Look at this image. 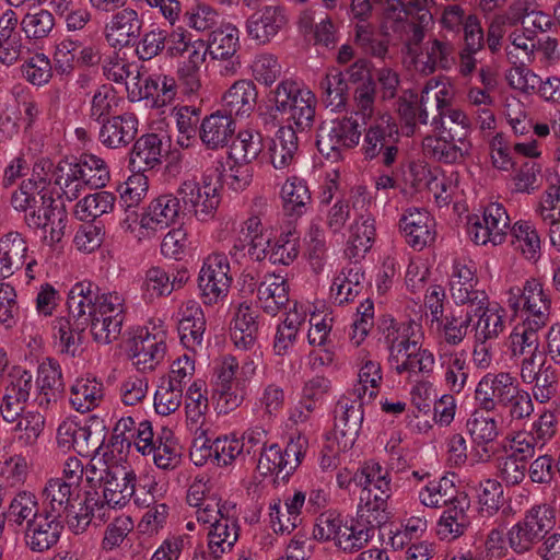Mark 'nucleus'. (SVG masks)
Returning a JSON list of instances; mask_svg holds the SVG:
<instances>
[{"label":"nucleus","mask_w":560,"mask_h":560,"mask_svg":"<svg viewBox=\"0 0 560 560\" xmlns=\"http://www.w3.org/2000/svg\"><path fill=\"white\" fill-rule=\"evenodd\" d=\"M82 288L80 298L85 306L89 327L97 343L109 345L121 334L125 320L122 300L117 293H101L97 285L90 281L75 283L72 289Z\"/></svg>","instance_id":"obj_1"},{"label":"nucleus","mask_w":560,"mask_h":560,"mask_svg":"<svg viewBox=\"0 0 560 560\" xmlns=\"http://www.w3.org/2000/svg\"><path fill=\"white\" fill-rule=\"evenodd\" d=\"M271 101L279 113L287 115L300 132L308 131L315 120L316 96L306 89H301L295 81L283 80L271 91Z\"/></svg>","instance_id":"obj_2"},{"label":"nucleus","mask_w":560,"mask_h":560,"mask_svg":"<svg viewBox=\"0 0 560 560\" xmlns=\"http://www.w3.org/2000/svg\"><path fill=\"white\" fill-rule=\"evenodd\" d=\"M553 525V510L548 504L534 505L526 512L524 518L506 533L509 545L516 553H525L545 538Z\"/></svg>","instance_id":"obj_3"},{"label":"nucleus","mask_w":560,"mask_h":560,"mask_svg":"<svg viewBox=\"0 0 560 560\" xmlns=\"http://www.w3.org/2000/svg\"><path fill=\"white\" fill-rule=\"evenodd\" d=\"M510 229V218L501 203L492 202L483 211L482 217L474 214L468 218L467 231L477 245L502 244Z\"/></svg>","instance_id":"obj_4"},{"label":"nucleus","mask_w":560,"mask_h":560,"mask_svg":"<svg viewBox=\"0 0 560 560\" xmlns=\"http://www.w3.org/2000/svg\"><path fill=\"white\" fill-rule=\"evenodd\" d=\"M82 288L71 289L68 293L67 307L68 317L59 318L57 322L62 351L75 355L82 343L83 332L89 327L90 320L85 314V306L89 304L80 298Z\"/></svg>","instance_id":"obj_5"},{"label":"nucleus","mask_w":560,"mask_h":560,"mask_svg":"<svg viewBox=\"0 0 560 560\" xmlns=\"http://www.w3.org/2000/svg\"><path fill=\"white\" fill-rule=\"evenodd\" d=\"M521 389L517 380L510 373H488L479 381L475 390V399L481 410L490 412L494 411L498 406L506 408Z\"/></svg>","instance_id":"obj_6"},{"label":"nucleus","mask_w":560,"mask_h":560,"mask_svg":"<svg viewBox=\"0 0 560 560\" xmlns=\"http://www.w3.org/2000/svg\"><path fill=\"white\" fill-rule=\"evenodd\" d=\"M230 262L222 253L209 255L200 269L198 287L205 304L217 303L224 298L231 287Z\"/></svg>","instance_id":"obj_7"},{"label":"nucleus","mask_w":560,"mask_h":560,"mask_svg":"<svg viewBox=\"0 0 560 560\" xmlns=\"http://www.w3.org/2000/svg\"><path fill=\"white\" fill-rule=\"evenodd\" d=\"M385 471V475L377 477L365 491H361L360 501L365 503L359 505L357 522L362 525L380 527L386 522L385 508L390 498V481Z\"/></svg>","instance_id":"obj_8"},{"label":"nucleus","mask_w":560,"mask_h":560,"mask_svg":"<svg viewBox=\"0 0 560 560\" xmlns=\"http://www.w3.org/2000/svg\"><path fill=\"white\" fill-rule=\"evenodd\" d=\"M520 375L524 384H533L532 393L537 401L547 402L557 394L558 373L546 359L537 363L533 358H525Z\"/></svg>","instance_id":"obj_9"},{"label":"nucleus","mask_w":560,"mask_h":560,"mask_svg":"<svg viewBox=\"0 0 560 560\" xmlns=\"http://www.w3.org/2000/svg\"><path fill=\"white\" fill-rule=\"evenodd\" d=\"M398 128L396 124L371 125L365 132L362 147L365 159L373 160L381 156V162L385 166H390L397 156L398 148Z\"/></svg>","instance_id":"obj_10"},{"label":"nucleus","mask_w":560,"mask_h":560,"mask_svg":"<svg viewBox=\"0 0 560 560\" xmlns=\"http://www.w3.org/2000/svg\"><path fill=\"white\" fill-rule=\"evenodd\" d=\"M137 475L124 465L112 464L103 485V500L101 508L125 506L136 491Z\"/></svg>","instance_id":"obj_11"},{"label":"nucleus","mask_w":560,"mask_h":560,"mask_svg":"<svg viewBox=\"0 0 560 560\" xmlns=\"http://www.w3.org/2000/svg\"><path fill=\"white\" fill-rule=\"evenodd\" d=\"M142 20L138 12L131 8L116 11L110 21L106 23L104 33L107 43L114 48H124L133 45L141 34Z\"/></svg>","instance_id":"obj_12"},{"label":"nucleus","mask_w":560,"mask_h":560,"mask_svg":"<svg viewBox=\"0 0 560 560\" xmlns=\"http://www.w3.org/2000/svg\"><path fill=\"white\" fill-rule=\"evenodd\" d=\"M363 421V405L361 401H350L342 397L335 409V433L343 450L353 446Z\"/></svg>","instance_id":"obj_13"},{"label":"nucleus","mask_w":560,"mask_h":560,"mask_svg":"<svg viewBox=\"0 0 560 560\" xmlns=\"http://www.w3.org/2000/svg\"><path fill=\"white\" fill-rule=\"evenodd\" d=\"M65 384L60 365L52 359L42 362L37 370L35 402L49 408L63 397Z\"/></svg>","instance_id":"obj_14"},{"label":"nucleus","mask_w":560,"mask_h":560,"mask_svg":"<svg viewBox=\"0 0 560 560\" xmlns=\"http://www.w3.org/2000/svg\"><path fill=\"white\" fill-rule=\"evenodd\" d=\"M62 529L63 521L60 517L42 511L40 516L26 527V545L32 551H46L58 542Z\"/></svg>","instance_id":"obj_15"},{"label":"nucleus","mask_w":560,"mask_h":560,"mask_svg":"<svg viewBox=\"0 0 560 560\" xmlns=\"http://www.w3.org/2000/svg\"><path fill=\"white\" fill-rule=\"evenodd\" d=\"M466 427L477 446L478 460L488 462L495 452L494 441L499 435L497 421L480 410H475L467 420Z\"/></svg>","instance_id":"obj_16"},{"label":"nucleus","mask_w":560,"mask_h":560,"mask_svg":"<svg viewBox=\"0 0 560 560\" xmlns=\"http://www.w3.org/2000/svg\"><path fill=\"white\" fill-rule=\"evenodd\" d=\"M138 126L139 121L133 113L112 116L101 126L98 139L109 149L125 148L135 140Z\"/></svg>","instance_id":"obj_17"},{"label":"nucleus","mask_w":560,"mask_h":560,"mask_svg":"<svg viewBox=\"0 0 560 560\" xmlns=\"http://www.w3.org/2000/svg\"><path fill=\"white\" fill-rule=\"evenodd\" d=\"M176 197L183 203V211L194 213L201 221L212 217L220 203V197H214L209 191L205 195L199 184L192 179L179 186Z\"/></svg>","instance_id":"obj_18"},{"label":"nucleus","mask_w":560,"mask_h":560,"mask_svg":"<svg viewBox=\"0 0 560 560\" xmlns=\"http://www.w3.org/2000/svg\"><path fill=\"white\" fill-rule=\"evenodd\" d=\"M208 48L201 39L189 40L177 57L182 58V66L178 67V79L185 85L186 93H192L200 88L198 72L206 61Z\"/></svg>","instance_id":"obj_19"},{"label":"nucleus","mask_w":560,"mask_h":560,"mask_svg":"<svg viewBox=\"0 0 560 560\" xmlns=\"http://www.w3.org/2000/svg\"><path fill=\"white\" fill-rule=\"evenodd\" d=\"M287 19L279 5H267L247 20V33L259 44L268 43L284 26Z\"/></svg>","instance_id":"obj_20"},{"label":"nucleus","mask_w":560,"mask_h":560,"mask_svg":"<svg viewBox=\"0 0 560 560\" xmlns=\"http://www.w3.org/2000/svg\"><path fill=\"white\" fill-rule=\"evenodd\" d=\"M133 363L139 370L152 371L163 360L166 352V345L163 338L150 334L148 330L140 331L132 339L130 347Z\"/></svg>","instance_id":"obj_21"},{"label":"nucleus","mask_w":560,"mask_h":560,"mask_svg":"<svg viewBox=\"0 0 560 560\" xmlns=\"http://www.w3.org/2000/svg\"><path fill=\"white\" fill-rule=\"evenodd\" d=\"M235 131V122L231 115L218 110L202 119L199 137L207 149L215 150L228 144Z\"/></svg>","instance_id":"obj_22"},{"label":"nucleus","mask_w":560,"mask_h":560,"mask_svg":"<svg viewBox=\"0 0 560 560\" xmlns=\"http://www.w3.org/2000/svg\"><path fill=\"white\" fill-rule=\"evenodd\" d=\"M523 299L522 310L528 314L526 320L533 322L535 328H542L548 322L551 305L542 284L534 278L527 280L523 288Z\"/></svg>","instance_id":"obj_23"},{"label":"nucleus","mask_w":560,"mask_h":560,"mask_svg":"<svg viewBox=\"0 0 560 560\" xmlns=\"http://www.w3.org/2000/svg\"><path fill=\"white\" fill-rule=\"evenodd\" d=\"M476 283L477 279H475L470 268L457 266L450 289L455 303L458 305H477V311L485 308L487 304V293L483 290L475 289Z\"/></svg>","instance_id":"obj_24"},{"label":"nucleus","mask_w":560,"mask_h":560,"mask_svg":"<svg viewBox=\"0 0 560 560\" xmlns=\"http://www.w3.org/2000/svg\"><path fill=\"white\" fill-rule=\"evenodd\" d=\"M432 126L442 139L457 141L460 144L470 143L468 141L470 122L467 115L460 109L447 107L445 110H441V114L433 117Z\"/></svg>","instance_id":"obj_25"},{"label":"nucleus","mask_w":560,"mask_h":560,"mask_svg":"<svg viewBox=\"0 0 560 560\" xmlns=\"http://www.w3.org/2000/svg\"><path fill=\"white\" fill-rule=\"evenodd\" d=\"M163 151L162 139L156 133H145L138 138L130 151L129 166L131 171L143 173L161 163Z\"/></svg>","instance_id":"obj_26"},{"label":"nucleus","mask_w":560,"mask_h":560,"mask_svg":"<svg viewBox=\"0 0 560 560\" xmlns=\"http://www.w3.org/2000/svg\"><path fill=\"white\" fill-rule=\"evenodd\" d=\"M44 495L48 505L43 510L54 517H63L65 512L80 499L81 488L67 483L63 479H50L45 489Z\"/></svg>","instance_id":"obj_27"},{"label":"nucleus","mask_w":560,"mask_h":560,"mask_svg":"<svg viewBox=\"0 0 560 560\" xmlns=\"http://www.w3.org/2000/svg\"><path fill=\"white\" fill-rule=\"evenodd\" d=\"M257 296L264 312L276 315L290 302L287 280L279 275L265 276L258 284Z\"/></svg>","instance_id":"obj_28"},{"label":"nucleus","mask_w":560,"mask_h":560,"mask_svg":"<svg viewBox=\"0 0 560 560\" xmlns=\"http://www.w3.org/2000/svg\"><path fill=\"white\" fill-rule=\"evenodd\" d=\"M205 330L206 318L202 308L197 303L189 301L182 311V318L178 323L182 343L187 349L195 350L196 347L202 346Z\"/></svg>","instance_id":"obj_29"},{"label":"nucleus","mask_w":560,"mask_h":560,"mask_svg":"<svg viewBox=\"0 0 560 560\" xmlns=\"http://www.w3.org/2000/svg\"><path fill=\"white\" fill-rule=\"evenodd\" d=\"M91 429L75 421L66 420L57 430L58 445L63 450H73L81 456H89L97 450V442L91 441Z\"/></svg>","instance_id":"obj_30"},{"label":"nucleus","mask_w":560,"mask_h":560,"mask_svg":"<svg viewBox=\"0 0 560 560\" xmlns=\"http://www.w3.org/2000/svg\"><path fill=\"white\" fill-rule=\"evenodd\" d=\"M180 211L183 210L178 197L161 196L150 203L141 217L140 224L144 229H164L175 222Z\"/></svg>","instance_id":"obj_31"},{"label":"nucleus","mask_w":560,"mask_h":560,"mask_svg":"<svg viewBox=\"0 0 560 560\" xmlns=\"http://www.w3.org/2000/svg\"><path fill=\"white\" fill-rule=\"evenodd\" d=\"M257 90L253 81H236L223 96V112L228 115L248 116L255 108Z\"/></svg>","instance_id":"obj_32"},{"label":"nucleus","mask_w":560,"mask_h":560,"mask_svg":"<svg viewBox=\"0 0 560 560\" xmlns=\"http://www.w3.org/2000/svg\"><path fill=\"white\" fill-rule=\"evenodd\" d=\"M375 235V220L370 214L359 215L350 226L347 256L354 260L363 258L371 249Z\"/></svg>","instance_id":"obj_33"},{"label":"nucleus","mask_w":560,"mask_h":560,"mask_svg":"<svg viewBox=\"0 0 560 560\" xmlns=\"http://www.w3.org/2000/svg\"><path fill=\"white\" fill-rule=\"evenodd\" d=\"M26 242L19 233H9L0 240V278L11 277L25 261Z\"/></svg>","instance_id":"obj_34"},{"label":"nucleus","mask_w":560,"mask_h":560,"mask_svg":"<svg viewBox=\"0 0 560 560\" xmlns=\"http://www.w3.org/2000/svg\"><path fill=\"white\" fill-rule=\"evenodd\" d=\"M257 314L249 305L241 304L235 313L231 338L238 349H252L256 342L258 323Z\"/></svg>","instance_id":"obj_35"},{"label":"nucleus","mask_w":560,"mask_h":560,"mask_svg":"<svg viewBox=\"0 0 560 560\" xmlns=\"http://www.w3.org/2000/svg\"><path fill=\"white\" fill-rule=\"evenodd\" d=\"M305 501V494L295 492L292 498L285 500L284 509L288 514L285 521L281 520L284 513L281 511V501L277 500L270 504V523L275 533H291L300 522L301 509Z\"/></svg>","instance_id":"obj_36"},{"label":"nucleus","mask_w":560,"mask_h":560,"mask_svg":"<svg viewBox=\"0 0 560 560\" xmlns=\"http://www.w3.org/2000/svg\"><path fill=\"white\" fill-rule=\"evenodd\" d=\"M390 42V34L385 24L378 28L371 25H357L355 26V43L366 54L377 58H385L388 52V45Z\"/></svg>","instance_id":"obj_37"},{"label":"nucleus","mask_w":560,"mask_h":560,"mask_svg":"<svg viewBox=\"0 0 560 560\" xmlns=\"http://www.w3.org/2000/svg\"><path fill=\"white\" fill-rule=\"evenodd\" d=\"M37 498L34 493L28 491H20L11 500L9 508L3 512L5 521L13 523L18 526L33 523L37 517L40 516Z\"/></svg>","instance_id":"obj_38"},{"label":"nucleus","mask_w":560,"mask_h":560,"mask_svg":"<svg viewBox=\"0 0 560 560\" xmlns=\"http://www.w3.org/2000/svg\"><path fill=\"white\" fill-rule=\"evenodd\" d=\"M104 397L103 384L95 378H79L71 386V404L80 412L98 406Z\"/></svg>","instance_id":"obj_39"},{"label":"nucleus","mask_w":560,"mask_h":560,"mask_svg":"<svg viewBox=\"0 0 560 560\" xmlns=\"http://www.w3.org/2000/svg\"><path fill=\"white\" fill-rule=\"evenodd\" d=\"M95 506L102 509L97 491H85L84 499H79L73 508H69L62 518L73 533H82L90 525Z\"/></svg>","instance_id":"obj_40"},{"label":"nucleus","mask_w":560,"mask_h":560,"mask_svg":"<svg viewBox=\"0 0 560 560\" xmlns=\"http://www.w3.org/2000/svg\"><path fill=\"white\" fill-rule=\"evenodd\" d=\"M283 208L289 215H302L311 203V192L306 182L296 176L288 179L281 189Z\"/></svg>","instance_id":"obj_41"},{"label":"nucleus","mask_w":560,"mask_h":560,"mask_svg":"<svg viewBox=\"0 0 560 560\" xmlns=\"http://www.w3.org/2000/svg\"><path fill=\"white\" fill-rule=\"evenodd\" d=\"M423 147L434 159L445 164L459 162L469 154L470 143L460 144L457 141H447L439 137H427L423 140Z\"/></svg>","instance_id":"obj_42"},{"label":"nucleus","mask_w":560,"mask_h":560,"mask_svg":"<svg viewBox=\"0 0 560 560\" xmlns=\"http://www.w3.org/2000/svg\"><path fill=\"white\" fill-rule=\"evenodd\" d=\"M262 151L261 136L248 130L240 131L236 139L232 142L229 156L235 164H249Z\"/></svg>","instance_id":"obj_43"},{"label":"nucleus","mask_w":560,"mask_h":560,"mask_svg":"<svg viewBox=\"0 0 560 560\" xmlns=\"http://www.w3.org/2000/svg\"><path fill=\"white\" fill-rule=\"evenodd\" d=\"M456 493L453 480L443 476L439 480L430 479L419 492V499L425 506L440 508L454 500Z\"/></svg>","instance_id":"obj_44"},{"label":"nucleus","mask_w":560,"mask_h":560,"mask_svg":"<svg viewBox=\"0 0 560 560\" xmlns=\"http://www.w3.org/2000/svg\"><path fill=\"white\" fill-rule=\"evenodd\" d=\"M208 52L213 59H230L238 47V31L236 27L226 25L224 28H218L210 34Z\"/></svg>","instance_id":"obj_45"},{"label":"nucleus","mask_w":560,"mask_h":560,"mask_svg":"<svg viewBox=\"0 0 560 560\" xmlns=\"http://www.w3.org/2000/svg\"><path fill=\"white\" fill-rule=\"evenodd\" d=\"M116 197L109 191L88 195L75 205L74 213L81 221L96 219L113 210Z\"/></svg>","instance_id":"obj_46"},{"label":"nucleus","mask_w":560,"mask_h":560,"mask_svg":"<svg viewBox=\"0 0 560 560\" xmlns=\"http://www.w3.org/2000/svg\"><path fill=\"white\" fill-rule=\"evenodd\" d=\"M533 322L524 320L521 326H516L510 335V348L513 357L529 354L528 358L537 360L538 336Z\"/></svg>","instance_id":"obj_47"},{"label":"nucleus","mask_w":560,"mask_h":560,"mask_svg":"<svg viewBox=\"0 0 560 560\" xmlns=\"http://www.w3.org/2000/svg\"><path fill=\"white\" fill-rule=\"evenodd\" d=\"M79 161V177L84 185L92 188H103L109 180L106 163L94 154H82Z\"/></svg>","instance_id":"obj_48"},{"label":"nucleus","mask_w":560,"mask_h":560,"mask_svg":"<svg viewBox=\"0 0 560 560\" xmlns=\"http://www.w3.org/2000/svg\"><path fill=\"white\" fill-rule=\"evenodd\" d=\"M358 525L360 528L341 525L339 521V529H336L334 540L343 551L353 552L363 548L377 528L359 522Z\"/></svg>","instance_id":"obj_49"},{"label":"nucleus","mask_w":560,"mask_h":560,"mask_svg":"<svg viewBox=\"0 0 560 560\" xmlns=\"http://www.w3.org/2000/svg\"><path fill=\"white\" fill-rule=\"evenodd\" d=\"M320 89L324 92L323 101L327 107L336 110L346 105L348 84L340 71L334 70L328 72L320 82Z\"/></svg>","instance_id":"obj_50"},{"label":"nucleus","mask_w":560,"mask_h":560,"mask_svg":"<svg viewBox=\"0 0 560 560\" xmlns=\"http://www.w3.org/2000/svg\"><path fill=\"white\" fill-rule=\"evenodd\" d=\"M55 26V18L51 12L39 9L28 12L21 21V28L30 39L46 38Z\"/></svg>","instance_id":"obj_51"},{"label":"nucleus","mask_w":560,"mask_h":560,"mask_svg":"<svg viewBox=\"0 0 560 560\" xmlns=\"http://www.w3.org/2000/svg\"><path fill=\"white\" fill-rule=\"evenodd\" d=\"M455 62L454 46L451 43L433 39L427 49V61L422 71L433 73L436 68L450 69Z\"/></svg>","instance_id":"obj_52"},{"label":"nucleus","mask_w":560,"mask_h":560,"mask_svg":"<svg viewBox=\"0 0 560 560\" xmlns=\"http://www.w3.org/2000/svg\"><path fill=\"white\" fill-rule=\"evenodd\" d=\"M154 464L162 469H174L180 462V447L172 438L171 431H164L152 453Z\"/></svg>","instance_id":"obj_53"},{"label":"nucleus","mask_w":560,"mask_h":560,"mask_svg":"<svg viewBox=\"0 0 560 560\" xmlns=\"http://www.w3.org/2000/svg\"><path fill=\"white\" fill-rule=\"evenodd\" d=\"M145 97H153L156 106H164L174 100L176 95V82L174 78L163 75L148 78L144 83Z\"/></svg>","instance_id":"obj_54"},{"label":"nucleus","mask_w":560,"mask_h":560,"mask_svg":"<svg viewBox=\"0 0 560 560\" xmlns=\"http://www.w3.org/2000/svg\"><path fill=\"white\" fill-rule=\"evenodd\" d=\"M183 398V388H177L172 383L161 382L154 395V408L159 415L168 416L175 412Z\"/></svg>","instance_id":"obj_55"},{"label":"nucleus","mask_w":560,"mask_h":560,"mask_svg":"<svg viewBox=\"0 0 560 560\" xmlns=\"http://www.w3.org/2000/svg\"><path fill=\"white\" fill-rule=\"evenodd\" d=\"M471 323V313L458 310L445 317L444 339L448 345H458L465 338Z\"/></svg>","instance_id":"obj_56"},{"label":"nucleus","mask_w":560,"mask_h":560,"mask_svg":"<svg viewBox=\"0 0 560 560\" xmlns=\"http://www.w3.org/2000/svg\"><path fill=\"white\" fill-rule=\"evenodd\" d=\"M434 355L428 349H421L418 345L411 348L410 354L395 366L398 374L404 372L431 373L434 366Z\"/></svg>","instance_id":"obj_57"},{"label":"nucleus","mask_w":560,"mask_h":560,"mask_svg":"<svg viewBox=\"0 0 560 560\" xmlns=\"http://www.w3.org/2000/svg\"><path fill=\"white\" fill-rule=\"evenodd\" d=\"M144 290L150 299L170 295L174 291L171 273L161 267H151L145 273Z\"/></svg>","instance_id":"obj_58"},{"label":"nucleus","mask_w":560,"mask_h":560,"mask_svg":"<svg viewBox=\"0 0 560 560\" xmlns=\"http://www.w3.org/2000/svg\"><path fill=\"white\" fill-rule=\"evenodd\" d=\"M540 165L534 161L524 162L513 177L515 191L530 194L540 186Z\"/></svg>","instance_id":"obj_59"},{"label":"nucleus","mask_w":560,"mask_h":560,"mask_svg":"<svg viewBox=\"0 0 560 560\" xmlns=\"http://www.w3.org/2000/svg\"><path fill=\"white\" fill-rule=\"evenodd\" d=\"M509 230L522 242L521 248L526 258L535 259L540 250V238L536 229L529 222L520 221Z\"/></svg>","instance_id":"obj_60"},{"label":"nucleus","mask_w":560,"mask_h":560,"mask_svg":"<svg viewBox=\"0 0 560 560\" xmlns=\"http://www.w3.org/2000/svg\"><path fill=\"white\" fill-rule=\"evenodd\" d=\"M479 503L481 511H486L489 515H493L503 505V488L502 485L494 479H487L479 486Z\"/></svg>","instance_id":"obj_61"},{"label":"nucleus","mask_w":560,"mask_h":560,"mask_svg":"<svg viewBox=\"0 0 560 560\" xmlns=\"http://www.w3.org/2000/svg\"><path fill=\"white\" fill-rule=\"evenodd\" d=\"M498 468L506 485H518L525 478L526 456H517L516 452H512L509 456L500 458Z\"/></svg>","instance_id":"obj_62"},{"label":"nucleus","mask_w":560,"mask_h":560,"mask_svg":"<svg viewBox=\"0 0 560 560\" xmlns=\"http://www.w3.org/2000/svg\"><path fill=\"white\" fill-rule=\"evenodd\" d=\"M116 106V97L109 88L103 86L92 98L90 118L101 125L110 119Z\"/></svg>","instance_id":"obj_63"},{"label":"nucleus","mask_w":560,"mask_h":560,"mask_svg":"<svg viewBox=\"0 0 560 560\" xmlns=\"http://www.w3.org/2000/svg\"><path fill=\"white\" fill-rule=\"evenodd\" d=\"M252 68L255 79L265 85H271L281 74V66L273 55L258 56Z\"/></svg>","instance_id":"obj_64"}]
</instances>
